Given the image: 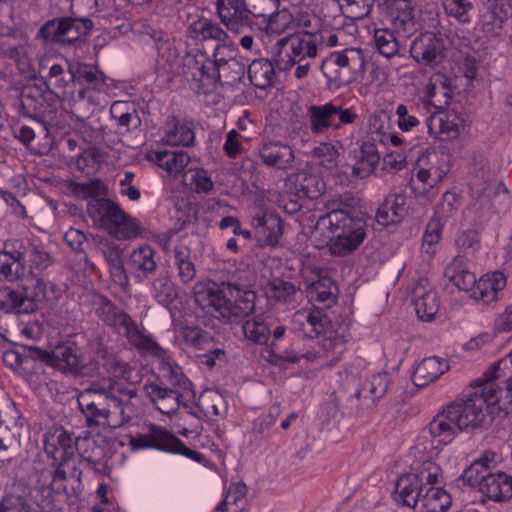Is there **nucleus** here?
Instances as JSON below:
<instances>
[{"label":"nucleus","mask_w":512,"mask_h":512,"mask_svg":"<svg viewBox=\"0 0 512 512\" xmlns=\"http://www.w3.org/2000/svg\"><path fill=\"white\" fill-rule=\"evenodd\" d=\"M73 77V85L79 84L81 88L73 90L70 96V111L78 120L88 119L97 105L95 92H103L107 88L104 73L95 65L74 62L69 63Z\"/></svg>","instance_id":"obj_4"},{"label":"nucleus","mask_w":512,"mask_h":512,"mask_svg":"<svg viewBox=\"0 0 512 512\" xmlns=\"http://www.w3.org/2000/svg\"><path fill=\"white\" fill-rule=\"evenodd\" d=\"M441 467L432 461L422 463L416 473L401 475L392 493L393 499L403 506L418 508L425 484H441Z\"/></svg>","instance_id":"obj_7"},{"label":"nucleus","mask_w":512,"mask_h":512,"mask_svg":"<svg viewBox=\"0 0 512 512\" xmlns=\"http://www.w3.org/2000/svg\"><path fill=\"white\" fill-rule=\"evenodd\" d=\"M128 444L132 451L150 448L183 455L198 463H203L206 460L202 453L188 448L178 437L155 424L150 425L145 433L129 435Z\"/></svg>","instance_id":"obj_10"},{"label":"nucleus","mask_w":512,"mask_h":512,"mask_svg":"<svg viewBox=\"0 0 512 512\" xmlns=\"http://www.w3.org/2000/svg\"><path fill=\"white\" fill-rule=\"evenodd\" d=\"M276 67L273 58L257 59L248 67V75L251 83L259 89H267L274 84Z\"/></svg>","instance_id":"obj_50"},{"label":"nucleus","mask_w":512,"mask_h":512,"mask_svg":"<svg viewBox=\"0 0 512 512\" xmlns=\"http://www.w3.org/2000/svg\"><path fill=\"white\" fill-rule=\"evenodd\" d=\"M44 450L54 462L61 465L73 457L75 440L71 433L59 428L45 435Z\"/></svg>","instance_id":"obj_26"},{"label":"nucleus","mask_w":512,"mask_h":512,"mask_svg":"<svg viewBox=\"0 0 512 512\" xmlns=\"http://www.w3.org/2000/svg\"><path fill=\"white\" fill-rule=\"evenodd\" d=\"M437 170L434 169V175L432 168L430 169H419L415 177H411L410 186L416 196H422L433 188L441 179V174H436Z\"/></svg>","instance_id":"obj_61"},{"label":"nucleus","mask_w":512,"mask_h":512,"mask_svg":"<svg viewBox=\"0 0 512 512\" xmlns=\"http://www.w3.org/2000/svg\"><path fill=\"white\" fill-rule=\"evenodd\" d=\"M449 370V364L439 357H427L415 368L412 380L417 387H426Z\"/></svg>","instance_id":"obj_38"},{"label":"nucleus","mask_w":512,"mask_h":512,"mask_svg":"<svg viewBox=\"0 0 512 512\" xmlns=\"http://www.w3.org/2000/svg\"><path fill=\"white\" fill-rule=\"evenodd\" d=\"M242 332L246 340L256 345L266 344L271 335L269 325L260 316L243 320Z\"/></svg>","instance_id":"obj_53"},{"label":"nucleus","mask_w":512,"mask_h":512,"mask_svg":"<svg viewBox=\"0 0 512 512\" xmlns=\"http://www.w3.org/2000/svg\"><path fill=\"white\" fill-rule=\"evenodd\" d=\"M166 142L170 145L189 147L194 145V124L191 121H176L175 118L167 123Z\"/></svg>","instance_id":"obj_52"},{"label":"nucleus","mask_w":512,"mask_h":512,"mask_svg":"<svg viewBox=\"0 0 512 512\" xmlns=\"http://www.w3.org/2000/svg\"><path fill=\"white\" fill-rule=\"evenodd\" d=\"M445 14L460 24L471 23L473 3L470 0H441Z\"/></svg>","instance_id":"obj_58"},{"label":"nucleus","mask_w":512,"mask_h":512,"mask_svg":"<svg viewBox=\"0 0 512 512\" xmlns=\"http://www.w3.org/2000/svg\"><path fill=\"white\" fill-rule=\"evenodd\" d=\"M111 119L115 122L119 133L124 135L137 130L141 126V118L135 105L127 101H115L110 107Z\"/></svg>","instance_id":"obj_33"},{"label":"nucleus","mask_w":512,"mask_h":512,"mask_svg":"<svg viewBox=\"0 0 512 512\" xmlns=\"http://www.w3.org/2000/svg\"><path fill=\"white\" fill-rule=\"evenodd\" d=\"M463 119L455 112H447L443 115H431L426 119V125L430 134H447L448 137L455 138L463 128Z\"/></svg>","instance_id":"obj_46"},{"label":"nucleus","mask_w":512,"mask_h":512,"mask_svg":"<svg viewBox=\"0 0 512 512\" xmlns=\"http://www.w3.org/2000/svg\"><path fill=\"white\" fill-rule=\"evenodd\" d=\"M307 116L310 129L314 134H324L329 129L335 130L337 127L332 115L331 102L309 106Z\"/></svg>","instance_id":"obj_47"},{"label":"nucleus","mask_w":512,"mask_h":512,"mask_svg":"<svg viewBox=\"0 0 512 512\" xmlns=\"http://www.w3.org/2000/svg\"><path fill=\"white\" fill-rule=\"evenodd\" d=\"M54 92L49 91L47 94L36 84H29L22 88L20 93V108L24 116L33 118L42 123L47 131L56 126L54 122V114L56 110L50 106L43 107V103L52 100Z\"/></svg>","instance_id":"obj_13"},{"label":"nucleus","mask_w":512,"mask_h":512,"mask_svg":"<svg viewBox=\"0 0 512 512\" xmlns=\"http://www.w3.org/2000/svg\"><path fill=\"white\" fill-rule=\"evenodd\" d=\"M188 34L191 39L196 42H228V33L213 20L206 17H199L193 21L188 27Z\"/></svg>","instance_id":"obj_36"},{"label":"nucleus","mask_w":512,"mask_h":512,"mask_svg":"<svg viewBox=\"0 0 512 512\" xmlns=\"http://www.w3.org/2000/svg\"><path fill=\"white\" fill-rule=\"evenodd\" d=\"M76 448L86 466L98 474H104L107 468V450L95 439L84 438L76 444Z\"/></svg>","instance_id":"obj_35"},{"label":"nucleus","mask_w":512,"mask_h":512,"mask_svg":"<svg viewBox=\"0 0 512 512\" xmlns=\"http://www.w3.org/2000/svg\"><path fill=\"white\" fill-rule=\"evenodd\" d=\"M444 42L435 33L426 31L411 44L410 55L419 64L435 66L444 58Z\"/></svg>","instance_id":"obj_19"},{"label":"nucleus","mask_w":512,"mask_h":512,"mask_svg":"<svg viewBox=\"0 0 512 512\" xmlns=\"http://www.w3.org/2000/svg\"><path fill=\"white\" fill-rule=\"evenodd\" d=\"M146 159L170 174L180 173L190 163V156L183 150H150Z\"/></svg>","instance_id":"obj_34"},{"label":"nucleus","mask_w":512,"mask_h":512,"mask_svg":"<svg viewBox=\"0 0 512 512\" xmlns=\"http://www.w3.org/2000/svg\"><path fill=\"white\" fill-rule=\"evenodd\" d=\"M180 336L187 345L199 350L208 349L214 342V337L211 333L198 326L182 327Z\"/></svg>","instance_id":"obj_59"},{"label":"nucleus","mask_w":512,"mask_h":512,"mask_svg":"<svg viewBox=\"0 0 512 512\" xmlns=\"http://www.w3.org/2000/svg\"><path fill=\"white\" fill-rule=\"evenodd\" d=\"M91 303L98 319L102 321L104 325L112 328L116 333L120 331V328L131 317L105 295H92Z\"/></svg>","instance_id":"obj_28"},{"label":"nucleus","mask_w":512,"mask_h":512,"mask_svg":"<svg viewBox=\"0 0 512 512\" xmlns=\"http://www.w3.org/2000/svg\"><path fill=\"white\" fill-rule=\"evenodd\" d=\"M152 277L149 289L155 301L165 308H170L178 298V288L167 272L162 271Z\"/></svg>","instance_id":"obj_39"},{"label":"nucleus","mask_w":512,"mask_h":512,"mask_svg":"<svg viewBox=\"0 0 512 512\" xmlns=\"http://www.w3.org/2000/svg\"><path fill=\"white\" fill-rule=\"evenodd\" d=\"M183 183L195 193H209L214 183L207 170L203 168H190L183 175Z\"/></svg>","instance_id":"obj_56"},{"label":"nucleus","mask_w":512,"mask_h":512,"mask_svg":"<svg viewBox=\"0 0 512 512\" xmlns=\"http://www.w3.org/2000/svg\"><path fill=\"white\" fill-rule=\"evenodd\" d=\"M360 198L353 194H345L338 200L330 203V211L327 213L329 224H340L350 220L352 223L369 220V215L361 209Z\"/></svg>","instance_id":"obj_22"},{"label":"nucleus","mask_w":512,"mask_h":512,"mask_svg":"<svg viewBox=\"0 0 512 512\" xmlns=\"http://www.w3.org/2000/svg\"><path fill=\"white\" fill-rule=\"evenodd\" d=\"M395 30L379 28L374 30V46L386 58H392L399 53L400 45L395 36Z\"/></svg>","instance_id":"obj_55"},{"label":"nucleus","mask_w":512,"mask_h":512,"mask_svg":"<svg viewBox=\"0 0 512 512\" xmlns=\"http://www.w3.org/2000/svg\"><path fill=\"white\" fill-rule=\"evenodd\" d=\"M499 365L494 364L488 371L485 372V381L478 383L471 392L472 396H481L485 400V408L489 411V407L496 404L498 401V387L494 380L498 378L497 371Z\"/></svg>","instance_id":"obj_54"},{"label":"nucleus","mask_w":512,"mask_h":512,"mask_svg":"<svg viewBox=\"0 0 512 512\" xmlns=\"http://www.w3.org/2000/svg\"><path fill=\"white\" fill-rule=\"evenodd\" d=\"M88 347L92 354L90 363L96 365L95 372L98 371V365H101L108 374L105 378H115L123 382L129 378L131 365L122 360L101 337L90 340Z\"/></svg>","instance_id":"obj_15"},{"label":"nucleus","mask_w":512,"mask_h":512,"mask_svg":"<svg viewBox=\"0 0 512 512\" xmlns=\"http://www.w3.org/2000/svg\"><path fill=\"white\" fill-rule=\"evenodd\" d=\"M447 406L448 414L454 417L461 431L483 429L491 422L485 400L481 396H472L470 393L465 399L456 400Z\"/></svg>","instance_id":"obj_12"},{"label":"nucleus","mask_w":512,"mask_h":512,"mask_svg":"<svg viewBox=\"0 0 512 512\" xmlns=\"http://www.w3.org/2000/svg\"><path fill=\"white\" fill-rule=\"evenodd\" d=\"M195 303L208 315L236 323L255 310L256 295L247 289L242 276H231L226 282L197 283L193 288Z\"/></svg>","instance_id":"obj_2"},{"label":"nucleus","mask_w":512,"mask_h":512,"mask_svg":"<svg viewBox=\"0 0 512 512\" xmlns=\"http://www.w3.org/2000/svg\"><path fill=\"white\" fill-rule=\"evenodd\" d=\"M137 396V388L115 378H100L89 382L77 394L81 413L89 428L108 425L120 428L128 424L134 414L132 400Z\"/></svg>","instance_id":"obj_1"},{"label":"nucleus","mask_w":512,"mask_h":512,"mask_svg":"<svg viewBox=\"0 0 512 512\" xmlns=\"http://www.w3.org/2000/svg\"><path fill=\"white\" fill-rule=\"evenodd\" d=\"M501 188L502 183L496 180L486 182L485 186L478 191L477 197L470 204L469 210L480 217L494 213L493 198L499 194Z\"/></svg>","instance_id":"obj_51"},{"label":"nucleus","mask_w":512,"mask_h":512,"mask_svg":"<svg viewBox=\"0 0 512 512\" xmlns=\"http://www.w3.org/2000/svg\"><path fill=\"white\" fill-rule=\"evenodd\" d=\"M413 302L417 316L430 321L437 314L439 301L437 292L430 287L427 278H419L412 289Z\"/></svg>","instance_id":"obj_27"},{"label":"nucleus","mask_w":512,"mask_h":512,"mask_svg":"<svg viewBox=\"0 0 512 512\" xmlns=\"http://www.w3.org/2000/svg\"><path fill=\"white\" fill-rule=\"evenodd\" d=\"M445 277L449 279L459 290L469 291L477 285L474 273L466 266V259L463 255H457L446 267Z\"/></svg>","instance_id":"obj_41"},{"label":"nucleus","mask_w":512,"mask_h":512,"mask_svg":"<svg viewBox=\"0 0 512 512\" xmlns=\"http://www.w3.org/2000/svg\"><path fill=\"white\" fill-rule=\"evenodd\" d=\"M490 460L488 458H479L475 460L462 474L464 483L473 488H478L480 491L481 485L486 481V476L489 475Z\"/></svg>","instance_id":"obj_57"},{"label":"nucleus","mask_w":512,"mask_h":512,"mask_svg":"<svg viewBox=\"0 0 512 512\" xmlns=\"http://www.w3.org/2000/svg\"><path fill=\"white\" fill-rule=\"evenodd\" d=\"M321 342L322 349L331 355V361H338L346 350V338L344 335L334 332L328 328Z\"/></svg>","instance_id":"obj_63"},{"label":"nucleus","mask_w":512,"mask_h":512,"mask_svg":"<svg viewBox=\"0 0 512 512\" xmlns=\"http://www.w3.org/2000/svg\"><path fill=\"white\" fill-rule=\"evenodd\" d=\"M93 27L94 23L88 17H56L42 24L36 39L43 44L73 45L86 38Z\"/></svg>","instance_id":"obj_9"},{"label":"nucleus","mask_w":512,"mask_h":512,"mask_svg":"<svg viewBox=\"0 0 512 512\" xmlns=\"http://www.w3.org/2000/svg\"><path fill=\"white\" fill-rule=\"evenodd\" d=\"M20 290L25 299L24 309H28L29 313L37 310L38 304L47 299L46 283L43 279L34 276L33 274L25 278Z\"/></svg>","instance_id":"obj_48"},{"label":"nucleus","mask_w":512,"mask_h":512,"mask_svg":"<svg viewBox=\"0 0 512 512\" xmlns=\"http://www.w3.org/2000/svg\"><path fill=\"white\" fill-rule=\"evenodd\" d=\"M128 266L138 283L150 280L158 271L155 250L149 245H143L134 249L130 253Z\"/></svg>","instance_id":"obj_25"},{"label":"nucleus","mask_w":512,"mask_h":512,"mask_svg":"<svg viewBox=\"0 0 512 512\" xmlns=\"http://www.w3.org/2000/svg\"><path fill=\"white\" fill-rule=\"evenodd\" d=\"M72 193L82 199L93 198L87 204V213L95 223L99 224H133L131 216L121 207L105 196L108 188L104 182L95 178L86 183L70 181Z\"/></svg>","instance_id":"obj_5"},{"label":"nucleus","mask_w":512,"mask_h":512,"mask_svg":"<svg viewBox=\"0 0 512 512\" xmlns=\"http://www.w3.org/2000/svg\"><path fill=\"white\" fill-rule=\"evenodd\" d=\"M448 406L436 414L429 424L422 430L421 437L430 435L438 444L447 445L451 443L460 429L456 425V420L451 414H448Z\"/></svg>","instance_id":"obj_29"},{"label":"nucleus","mask_w":512,"mask_h":512,"mask_svg":"<svg viewBox=\"0 0 512 512\" xmlns=\"http://www.w3.org/2000/svg\"><path fill=\"white\" fill-rule=\"evenodd\" d=\"M348 229L335 235L328 244L329 251L333 255L344 256L355 249L364 241L366 237L365 229L362 226H346Z\"/></svg>","instance_id":"obj_37"},{"label":"nucleus","mask_w":512,"mask_h":512,"mask_svg":"<svg viewBox=\"0 0 512 512\" xmlns=\"http://www.w3.org/2000/svg\"><path fill=\"white\" fill-rule=\"evenodd\" d=\"M304 273L308 282L306 293L309 300L322 305L324 308H331L337 302L339 289L326 269L316 265H308L304 269Z\"/></svg>","instance_id":"obj_14"},{"label":"nucleus","mask_w":512,"mask_h":512,"mask_svg":"<svg viewBox=\"0 0 512 512\" xmlns=\"http://www.w3.org/2000/svg\"><path fill=\"white\" fill-rule=\"evenodd\" d=\"M281 0H216L215 8L221 23L229 30L249 26L252 17L268 18V29L275 31V14Z\"/></svg>","instance_id":"obj_6"},{"label":"nucleus","mask_w":512,"mask_h":512,"mask_svg":"<svg viewBox=\"0 0 512 512\" xmlns=\"http://www.w3.org/2000/svg\"><path fill=\"white\" fill-rule=\"evenodd\" d=\"M330 102L332 115L337 125V127H335V130H339L346 125H353L359 120L360 116L357 113L355 107H347L344 103H342L339 100H333Z\"/></svg>","instance_id":"obj_64"},{"label":"nucleus","mask_w":512,"mask_h":512,"mask_svg":"<svg viewBox=\"0 0 512 512\" xmlns=\"http://www.w3.org/2000/svg\"><path fill=\"white\" fill-rule=\"evenodd\" d=\"M389 386L388 373H378L373 375L370 379L366 380L361 389L356 390L353 395H350L348 400L351 402V407L357 406L356 403L361 397L370 398L372 403L381 399L387 392Z\"/></svg>","instance_id":"obj_43"},{"label":"nucleus","mask_w":512,"mask_h":512,"mask_svg":"<svg viewBox=\"0 0 512 512\" xmlns=\"http://www.w3.org/2000/svg\"><path fill=\"white\" fill-rule=\"evenodd\" d=\"M406 196L401 193H392L385 197L377 208L375 220L377 224H400L407 215Z\"/></svg>","instance_id":"obj_31"},{"label":"nucleus","mask_w":512,"mask_h":512,"mask_svg":"<svg viewBox=\"0 0 512 512\" xmlns=\"http://www.w3.org/2000/svg\"><path fill=\"white\" fill-rule=\"evenodd\" d=\"M262 162L268 167L287 169L295 160L294 151L281 141L264 143L259 149Z\"/></svg>","instance_id":"obj_32"},{"label":"nucleus","mask_w":512,"mask_h":512,"mask_svg":"<svg viewBox=\"0 0 512 512\" xmlns=\"http://www.w3.org/2000/svg\"><path fill=\"white\" fill-rule=\"evenodd\" d=\"M25 299L20 290L12 289L10 287L0 288V309L6 313H25L28 314V309H24Z\"/></svg>","instance_id":"obj_60"},{"label":"nucleus","mask_w":512,"mask_h":512,"mask_svg":"<svg viewBox=\"0 0 512 512\" xmlns=\"http://www.w3.org/2000/svg\"><path fill=\"white\" fill-rule=\"evenodd\" d=\"M48 79L57 90V92H54V96H57L70 107V96L73 94L71 88L74 86L71 70L68 68L66 71L62 64H53L49 69Z\"/></svg>","instance_id":"obj_45"},{"label":"nucleus","mask_w":512,"mask_h":512,"mask_svg":"<svg viewBox=\"0 0 512 512\" xmlns=\"http://www.w3.org/2000/svg\"><path fill=\"white\" fill-rule=\"evenodd\" d=\"M330 326L331 320L321 308L300 310L292 317L294 332L303 338L314 339L326 334Z\"/></svg>","instance_id":"obj_20"},{"label":"nucleus","mask_w":512,"mask_h":512,"mask_svg":"<svg viewBox=\"0 0 512 512\" xmlns=\"http://www.w3.org/2000/svg\"><path fill=\"white\" fill-rule=\"evenodd\" d=\"M356 158L352 167V175L360 179L367 178L373 173L380 160L376 144L372 141L363 142Z\"/></svg>","instance_id":"obj_40"},{"label":"nucleus","mask_w":512,"mask_h":512,"mask_svg":"<svg viewBox=\"0 0 512 512\" xmlns=\"http://www.w3.org/2000/svg\"><path fill=\"white\" fill-rule=\"evenodd\" d=\"M245 74V65L238 59H229L228 62L217 66L211 71L213 80V90L216 89L217 83L221 85H234L243 79Z\"/></svg>","instance_id":"obj_49"},{"label":"nucleus","mask_w":512,"mask_h":512,"mask_svg":"<svg viewBox=\"0 0 512 512\" xmlns=\"http://www.w3.org/2000/svg\"><path fill=\"white\" fill-rule=\"evenodd\" d=\"M311 31L296 32L279 39L272 47L271 54L280 71H288L296 63L314 59L317 56V45Z\"/></svg>","instance_id":"obj_8"},{"label":"nucleus","mask_w":512,"mask_h":512,"mask_svg":"<svg viewBox=\"0 0 512 512\" xmlns=\"http://www.w3.org/2000/svg\"><path fill=\"white\" fill-rule=\"evenodd\" d=\"M386 7L388 19L397 33L409 37L417 30L415 5L411 0H394Z\"/></svg>","instance_id":"obj_24"},{"label":"nucleus","mask_w":512,"mask_h":512,"mask_svg":"<svg viewBox=\"0 0 512 512\" xmlns=\"http://www.w3.org/2000/svg\"><path fill=\"white\" fill-rule=\"evenodd\" d=\"M117 334L123 336L141 354L161 356L164 352L154 337L144 327H140L132 317L120 328Z\"/></svg>","instance_id":"obj_23"},{"label":"nucleus","mask_w":512,"mask_h":512,"mask_svg":"<svg viewBox=\"0 0 512 512\" xmlns=\"http://www.w3.org/2000/svg\"><path fill=\"white\" fill-rule=\"evenodd\" d=\"M52 367L72 376H87L95 372L96 365L86 363L79 348L73 343H62L52 350Z\"/></svg>","instance_id":"obj_16"},{"label":"nucleus","mask_w":512,"mask_h":512,"mask_svg":"<svg viewBox=\"0 0 512 512\" xmlns=\"http://www.w3.org/2000/svg\"><path fill=\"white\" fill-rule=\"evenodd\" d=\"M25 250V262L29 263L31 274H33L34 271L42 272L51 265V256L43 247L27 242L25 243Z\"/></svg>","instance_id":"obj_62"},{"label":"nucleus","mask_w":512,"mask_h":512,"mask_svg":"<svg viewBox=\"0 0 512 512\" xmlns=\"http://www.w3.org/2000/svg\"><path fill=\"white\" fill-rule=\"evenodd\" d=\"M284 187L286 192L308 199L319 198L326 189L325 182L318 174L306 170L287 175Z\"/></svg>","instance_id":"obj_21"},{"label":"nucleus","mask_w":512,"mask_h":512,"mask_svg":"<svg viewBox=\"0 0 512 512\" xmlns=\"http://www.w3.org/2000/svg\"><path fill=\"white\" fill-rule=\"evenodd\" d=\"M173 265L177 270V277L182 284L188 285L195 279L194 256L187 245L179 243L174 247Z\"/></svg>","instance_id":"obj_44"},{"label":"nucleus","mask_w":512,"mask_h":512,"mask_svg":"<svg viewBox=\"0 0 512 512\" xmlns=\"http://www.w3.org/2000/svg\"><path fill=\"white\" fill-rule=\"evenodd\" d=\"M365 65L363 51L359 48H346L330 53L321 63V71L328 82L342 85L353 79Z\"/></svg>","instance_id":"obj_11"},{"label":"nucleus","mask_w":512,"mask_h":512,"mask_svg":"<svg viewBox=\"0 0 512 512\" xmlns=\"http://www.w3.org/2000/svg\"><path fill=\"white\" fill-rule=\"evenodd\" d=\"M208 67V56L205 52L187 53L183 58V73L192 81L198 93L208 94L213 91V77Z\"/></svg>","instance_id":"obj_18"},{"label":"nucleus","mask_w":512,"mask_h":512,"mask_svg":"<svg viewBox=\"0 0 512 512\" xmlns=\"http://www.w3.org/2000/svg\"><path fill=\"white\" fill-rule=\"evenodd\" d=\"M480 493L494 502H506L512 498V476L502 472H492L486 476Z\"/></svg>","instance_id":"obj_30"},{"label":"nucleus","mask_w":512,"mask_h":512,"mask_svg":"<svg viewBox=\"0 0 512 512\" xmlns=\"http://www.w3.org/2000/svg\"><path fill=\"white\" fill-rule=\"evenodd\" d=\"M438 484H425L418 505L419 512H444L451 505L450 495Z\"/></svg>","instance_id":"obj_42"},{"label":"nucleus","mask_w":512,"mask_h":512,"mask_svg":"<svg viewBox=\"0 0 512 512\" xmlns=\"http://www.w3.org/2000/svg\"><path fill=\"white\" fill-rule=\"evenodd\" d=\"M146 395L162 414H172L193 398L192 383L182 368L170 358L163 357L157 383L144 386Z\"/></svg>","instance_id":"obj_3"},{"label":"nucleus","mask_w":512,"mask_h":512,"mask_svg":"<svg viewBox=\"0 0 512 512\" xmlns=\"http://www.w3.org/2000/svg\"><path fill=\"white\" fill-rule=\"evenodd\" d=\"M25 243L19 239L7 240L0 250V280L14 282L25 274Z\"/></svg>","instance_id":"obj_17"}]
</instances>
